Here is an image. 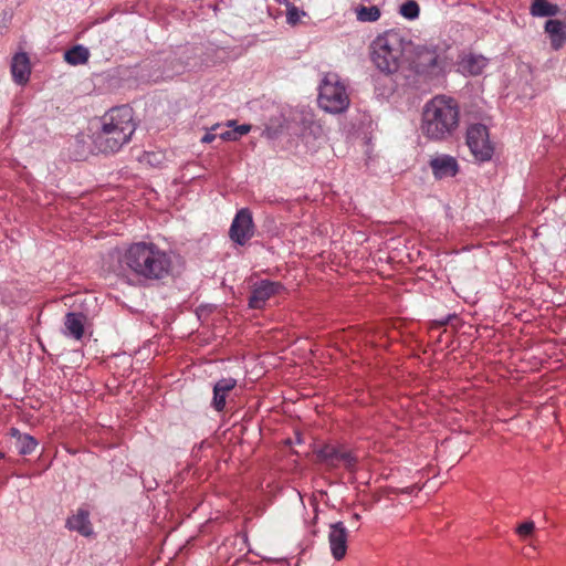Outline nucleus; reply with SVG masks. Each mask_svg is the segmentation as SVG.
<instances>
[{
	"label": "nucleus",
	"mask_w": 566,
	"mask_h": 566,
	"mask_svg": "<svg viewBox=\"0 0 566 566\" xmlns=\"http://www.w3.org/2000/svg\"><path fill=\"white\" fill-rule=\"evenodd\" d=\"M172 258L153 242H135L118 258L115 272L118 275H133L143 282L164 281L172 273Z\"/></svg>",
	"instance_id": "obj_1"
},
{
	"label": "nucleus",
	"mask_w": 566,
	"mask_h": 566,
	"mask_svg": "<svg viewBox=\"0 0 566 566\" xmlns=\"http://www.w3.org/2000/svg\"><path fill=\"white\" fill-rule=\"evenodd\" d=\"M460 125L459 103L448 95H436L429 99L421 113L420 132L429 140L450 139Z\"/></svg>",
	"instance_id": "obj_2"
},
{
	"label": "nucleus",
	"mask_w": 566,
	"mask_h": 566,
	"mask_svg": "<svg viewBox=\"0 0 566 566\" xmlns=\"http://www.w3.org/2000/svg\"><path fill=\"white\" fill-rule=\"evenodd\" d=\"M135 129L133 108L114 107L102 116L101 128L93 135L94 147L103 154L117 153L130 140Z\"/></svg>",
	"instance_id": "obj_3"
},
{
	"label": "nucleus",
	"mask_w": 566,
	"mask_h": 566,
	"mask_svg": "<svg viewBox=\"0 0 566 566\" xmlns=\"http://www.w3.org/2000/svg\"><path fill=\"white\" fill-rule=\"evenodd\" d=\"M412 43L399 30H389L378 35L371 43V59L377 69L384 73L399 70L405 54L411 50Z\"/></svg>",
	"instance_id": "obj_4"
},
{
	"label": "nucleus",
	"mask_w": 566,
	"mask_h": 566,
	"mask_svg": "<svg viewBox=\"0 0 566 566\" xmlns=\"http://www.w3.org/2000/svg\"><path fill=\"white\" fill-rule=\"evenodd\" d=\"M318 105L325 112L338 114L346 111L350 99L345 83L337 73H326L319 84Z\"/></svg>",
	"instance_id": "obj_5"
},
{
	"label": "nucleus",
	"mask_w": 566,
	"mask_h": 566,
	"mask_svg": "<svg viewBox=\"0 0 566 566\" xmlns=\"http://www.w3.org/2000/svg\"><path fill=\"white\" fill-rule=\"evenodd\" d=\"M411 66L418 75L434 81L446 75L449 62L444 50L420 46L415 52Z\"/></svg>",
	"instance_id": "obj_6"
},
{
	"label": "nucleus",
	"mask_w": 566,
	"mask_h": 566,
	"mask_svg": "<svg viewBox=\"0 0 566 566\" xmlns=\"http://www.w3.org/2000/svg\"><path fill=\"white\" fill-rule=\"evenodd\" d=\"M467 145L476 160L486 161L493 155L494 149L485 125L473 124L468 127Z\"/></svg>",
	"instance_id": "obj_7"
},
{
	"label": "nucleus",
	"mask_w": 566,
	"mask_h": 566,
	"mask_svg": "<svg viewBox=\"0 0 566 566\" xmlns=\"http://www.w3.org/2000/svg\"><path fill=\"white\" fill-rule=\"evenodd\" d=\"M317 461L327 468L334 469L344 467L348 471H354L357 464V458L348 450L333 444H325L316 451Z\"/></svg>",
	"instance_id": "obj_8"
},
{
	"label": "nucleus",
	"mask_w": 566,
	"mask_h": 566,
	"mask_svg": "<svg viewBox=\"0 0 566 566\" xmlns=\"http://www.w3.org/2000/svg\"><path fill=\"white\" fill-rule=\"evenodd\" d=\"M285 290L281 282L261 280L251 286V294L249 296V307L253 310H262L266 302L281 294Z\"/></svg>",
	"instance_id": "obj_9"
},
{
	"label": "nucleus",
	"mask_w": 566,
	"mask_h": 566,
	"mask_svg": "<svg viewBox=\"0 0 566 566\" xmlns=\"http://www.w3.org/2000/svg\"><path fill=\"white\" fill-rule=\"evenodd\" d=\"M253 235L254 223L252 213L245 208L239 210L229 229L230 239L239 245H244Z\"/></svg>",
	"instance_id": "obj_10"
},
{
	"label": "nucleus",
	"mask_w": 566,
	"mask_h": 566,
	"mask_svg": "<svg viewBox=\"0 0 566 566\" xmlns=\"http://www.w3.org/2000/svg\"><path fill=\"white\" fill-rule=\"evenodd\" d=\"M348 531L343 522L331 524L328 532V543L331 553L336 560L345 557L347 552Z\"/></svg>",
	"instance_id": "obj_11"
},
{
	"label": "nucleus",
	"mask_w": 566,
	"mask_h": 566,
	"mask_svg": "<svg viewBox=\"0 0 566 566\" xmlns=\"http://www.w3.org/2000/svg\"><path fill=\"white\" fill-rule=\"evenodd\" d=\"M430 167L437 179L454 177L459 171V165L450 155H438L430 160Z\"/></svg>",
	"instance_id": "obj_12"
},
{
	"label": "nucleus",
	"mask_w": 566,
	"mask_h": 566,
	"mask_svg": "<svg viewBox=\"0 0 566 566\" xmlns=\"http://www.w3.org/2000/svg\"><path fill=\"white\" fill-rule=\"evenodd\" d=\"M65 527L77 532L82 536H91L93 534V525L90 521V512L83 507L77 509L75 513L67 517Z\"/></svg>",
	"instance_id": "obj_13"
},
{
	"label": "nucleus",
	"mask_w": 566,
	"mask_h": 566,
	"mask_svg": "<svg viewBox=\"0 0 566 566\" xmlns=\"http://www.w3.org/2000/svg\"><path fill=\"white\" fill-rule=\"evenodd\" d=\"M237 380L234 378H222L213 387L212 407L217 411H222L226 407L228 394L234 389Z\"/></svg>",
	"instance_id": "obj_14"
},
{
	"label": "nucleus",
	"mask_w": 566,
	"mask_h": 566,
	"mask_svg": "<svg viewBox=\"0 0 566 566\" xmlns=\"http://www.w3.org/2000/svg\"><path fill=\"white\" fill-rule=\"evenodd\" d=\"M11 73L14 82L18 84H24L29 81L31 66L29 57L25 53H18L13 56L11 63Z\"/></svg>",
	"instance_id": "obj_15"
},
{
	"label": "nucleus",
	"mask_w": 566,
	"mask_h": 566,
	"mask_svg": "<svg viewBox=\"0 0 566 566\" xmlns=\"http://www.w3.org/2000/svg\"><path fill=\"white\" fill-rule=\"evenodd\" d=\"M545 32L549 35L551 45L554 50H559L566 43V22L560 20H547Z\"/></svg>",
	"instance_id": "obj_16"
},
{
	"label": "nucleus",
	"mask_w": 566,
	"mask_h": 566,
	"mask_svg": "<svg viewBox=\"0 0 566 566\" xmlns=\"http://www.w3.org/2000/svg\"><path fill=\"white\" fill-rule=\"evenodd\" d=\"M486 65L488 60L484 56L473 53L463 55L459 63L461 71L472 76L480 75Z\"/></svg>",
	"instance_id": "obj_17"
},
{
	"label": "nucleus",
	"mask_w": 566,
	"mask_h": 566,
	"mask_svg": "<svg viewBox=\"0 0 566 566\" xmlns=\"http://www.w3.org/2000/svg\"><path fill=\"white\" fill-rule=\"evenodd\" d=\"M85 316L82 313H67L64 318L65 334L80 340L84 335Z\"/></svg>",
	"instance_id": "obj_18"
},
{
	"label": "nucleus",
	"mask_w": 566,
	"mask_h": 566,
	"mask_svg": "<svg viewBox=\"0 0 566 566\" xmlns=\"http://www.w3.org/2000/svg\"><path fill=\"white\" fill-rule=\"evenodd\" d=\"M11 434L15 440V449L20 454H31L38 447V441L30 434L21 433L18 429L12 428Z\"/></svg>",
	"instance_id": "obj_19"
},
{
	"label": "nucleus",
	"mask_w": 566,
	"mask_h": 566,
	"mask_svg": "<svg viewBox=\"0 0 566 566\" xmlns=\"http://www.w3.org/2000/svg\"><path fill=\"white\" fill-rule=\"evenodd\" d=\"M559 12L557 4L551 3L547 0H533L530 7V13L533 17H555Z\"/></svg>",
	"instance_id": "obj_20"
},
{
	"label": "nucleus",
	"mask_w": 566,
	"mask_h": 566,
	"mask_svg": "<svg viewBox=\"0 0 566 566\" xmlns=\"http://www.w3.org/2000/svg\"><path fill=\"white\" fill-rule=\"evenodd\" d=\"M88 59L90 52L83 45H75L64 53V60L71 65L85 64Z\"/></svg>",
	"instance_id": "obj_21"
},
{
	"label": "nucleus",
	"mask_w": 566,
	"mask_h": 566,
	"mask_svg": "<svg viewBox=\"0 0 566 566\" xmlns=\"http://www.w3.org/2000/svg\"><path fill=\"white\" fill-rule=\"evenodd\" d=\"M380 9L377 6H359L356 9V17L360 22H375L380 18Z\"/></svg>",
	"instance_id": "obj_22"
},
{
	"label": "nucleus",
	"mask_w": 566,
	"mask_h": 566,
	"mask_svg": "<svg viewBox=\"0 0 566 566\" xmlns=\"http://www.w3.org/2000/svg\"><path fill=\"white\" fill-rule=\"evenodd\" d=\"M399 13L408 20H413L419 17L420 7L417 1L408 0L400 6Z\"/></svg>",
	"instance_id": "obj_23"
},
{
	"label": "nucleus",
	"mask_w": 566,
	"mask_h": 566,
	"mask_svg": "<svg viewBox=\"0 0 566 566\" xmlns=\"http://www.w3.org/2000/svg\"><path fill=\"white\" fill-rule=\"evenodd\" d=\"M535 528V524L533 521H527V522H524L522 523L521 525H518L516 527V533L522 537V538H525L527 536H530L533 531Z\"/></svg>",
	"instance_id": "obj_24"
},
{
	"label": "nucleus",
	"mask_w": 566,
	"mask_h": 566,
	"mask_svg": "<svg viewBox=\"0 0 566 566\" xmlns=\"http://www.w3.org/2000/svg\"><path fill=\"white\" fill-rule=\"evenodd\" d=\"M301 13L296 7L287 9L286 20L290 24H296L300 21Z\"/></svg>",
	"instance_id": "obj_25"
},
{
	"label": "nucleus",
	"mask_w": 566,
	"mask_h": 566,
	"mask_svg": "<svg viewBox=\"0 0 566 566\" xmlns=\"http://www.w3.org/2000/svg\"><path fill=\"white\" fill-rule=\"evenodd\" d=\"M251 130V125L243 124L235 126L232 132L235 133V140H238L241 136L247 135Z\"/></svg>",
	"instance_id": "obj_26"
},
{
	"label": "nucleus",
	"mask_w": 566,
	"mask_h": 566,
	"mask_svg": "<svg viewBox=\"0 0 566 566\" xmlns=\"http://www.w3.org/2000/svg\"><path fill=\"white\" fill-rule=\"evenodd\" d=\"M219 136L222 140H235V133H233L232 129H227L220 133Z\"/></svg>",
	"instance_id": "obj_27"
},
{
	"label": "nucleus",
	"mask_w": 566,
	"mask_h": 566,
	"mask_svg": "<svg viewBox=\"0 0 566 566\" xmlns=\"http://www.w3.org/2000/svg\"><path fill=\"white\" fill-rule=\"evenodd\" d=\"M216 138V135L214 134H206L203 137H202V142L203 143H211L213 139Z\"/></svg>",
	"instance_id": "obj_28"
},
{
	"label": "nucleus",
	"mask_w": 566,
	"mask_h": 566,
	"mask_svg": "<svg viewBox=\"0 0 566 566\" xmlns=\"http://www.w3.org/2000/svg\"><path fill=\"white\" fill-rule=\"evenodd\" d=\"M234 124H235V122H234V120H229V122H228V126H233Z\"/></svg>",
	"instance_id": "obj_29"
},
{
	"label": "nucleus",
	"mask_w": 566,
	"mask_h": 566,
	"mask_svg": "<svg viewBox=\"0 0 566 566\" xmlns=\"http://www.w3.org/2000/svg\"><path fill=\"white\" fill-rule=\"evenodd\" d=\"M354 520H359V515L358 514H354Z\"/></svg>",
	"instance_id": "obj_30"
},
{
	"label": "nucleus",
	"mask_w": 566,
	"mask_h": 566,
	"mask_svg": "<svg viewBox=\"0 0 566 566\" xmlns=\"http://www.w3.org/2000/svg\"><path fill=\"white\" fill-rule=\"evenodd\" d=\"M3 457V454L0 452V459Z\"/></svg>",
	"instance_id": "obj_31"
}]
</instances>
